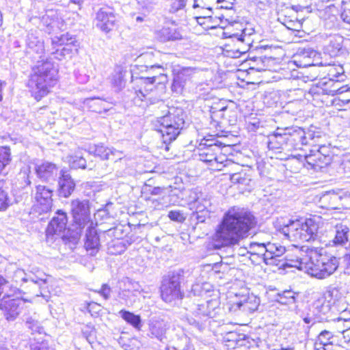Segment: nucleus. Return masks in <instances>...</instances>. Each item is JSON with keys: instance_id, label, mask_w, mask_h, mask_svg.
Returning <instances> with one entry per match:
<instances>
[{"instance_id": "f257e3e1", "label": "nucleus", "mask_w": 350, "mask_h": 350, "mask_svg": "<svg viewBox=\"0 0 350 350\" xmlns=\"http://www.w3.org/2000/svg\"><path fill=\"white\" fill-rule=\"evenodd\" d=\"M256 219L250 211L233 206L224 215L216 231L217 240L224 246L238 245L255 227Z\"/></svg>"}, {"instance_id": "f03ea898", "label": "nucleus", "mask_w": 350, "mask_h": 350, "mask_svg": "<svg viewBox=\"0 0 350 350\" xmlns=\"http://www.w3.org/2000/svg\"><path fill=\"white\" fill-rule=\"evenodd\" d=\"M27 54L37 60L36 64L32 68V73L28 81V87L31 96L36 100H40L49 92V88L53 87L57 80V69L54 64L44 59V46L43 50H38L37 46L31 51H27Z\"/></svg>"}, {"instance_id": "7ed1b4c3", "label": "nucleus", "mask_w": 350, "mask_h": 350, "mask_svg": "<svg viewBox=\"0 0 350 350\" xmlns=\"http://www.w3.org/2000/svg\"><path fill=\"white\" fill-rule=\"evenodd\" d=\"M322 250L316 247H306V256L301 264L304 265L306 273L318 279L328 278L339 265L336 257L323 254Z\"/></svg>"}, {"instance_id": "20e7f679", "label": "nucleus", "mask_w": 350, "mask_h": 350, "mask_svg": "<svg viewBox=\"0 0 350 350\" xmlns=\"http://www.w3.org/2000/svg\"><path fill=\"white\" fill-rule=\"evenodd\" d=\"M159 131L163 137L165 151H169V144L175 140L185 125V113L181 108H170L168 113L158 118Z\"/></svg>"}, {"instance_id": "39448f33", "label": "nucleus", "mask_w": 350, "mask_h": 350, "mask_svg": "<svg viewBox=\"0 0 350 350\" xmlns=\"http://www.w3.org/2000/svg\"><path fill=\"white\" fill-rule=\"evenodd\" d=\"M145 70H142V75L135 76V73H131V82L136 85L135 93L137 97L143 100L148 93L152 90L155 83H161L166 81V75L161 72H156L155 70L163 71V66L159 64L142 66Z\"/></svg>"}, {"instance_id": "423d86ee", "label": "nucleus", "mask_w": 350, "mask_h": 350, "mask_svg": "<svg viewBox=\"0 0 350 350\" xmlns=\"http://www.w3.org/2000/svg\"><path fill=\"white\" fill-rule=\"evenodd\" d=\"M14 280L16 283L23 285L30 282L32 286L38 288L39 293L36 296H42L46 301H49V293L48 291L46 275L44 273L37 271L36 273H25L23 269H18L14 273Z\"/></svg>"}, {"instance_id": "0eeeda50", "label": "nucleus", "mask_w": 350, "mask_h": 350, "mask_svg": "<svg viewBox=\"0 0 350 350\" xmlns=\"http://www.w3.org/2000/svg\"><path fill=\"white\" fill-rule=\"evenodd\" d=\"M71 211L73 217L72 224L75 237L81 235L82 230L89 224L93 225L90 220V205L88 200H74L71 202Z\"/></svg>"}, {"instance_id": "6e6552de", "label": "nucleus", "mask_w": 350, "mask_h": 350, "mask_svg": "<svg viewBox=\"0 0 350 350\" xmlns=\"http://www.w3.org/2000/svg\"><path fill=\"white\" fill-rule=\"evenodd\" d=\"M161 296L166 303H172L183 298L180 290V274L175 272L164 277L161 286Z\"/></svg>"}, {"instance_id": "1a4fd4ad", "label": "nucleus", "mask_w": 350, "mask_h": 350, "mask_svg": "<svg viewBox=\"0 0 350 350\" xmlns=\"http://www.w3.org/2000/svg\"><path fill=\"white\" fill-rule=\"evenodd\" d=\"M68 218L66 213L57 210L56 215L53 217L46 230V239L47 242H53L57 238L63 239L66 230Z\"/></svg>"}, {"instance_id": "9d476101", "label": "nucleus", "mask_w": 350, "mask_h": 350, "mask_svg": "<svg viewBox=\"0 0 350 350\" xmlns=\"http://www.w3.org/2000/svg\"><path fill=\"white\" fill-rule=\"evenodd\" d=\"M230 27H228L226 31H223L222 37L227 38L230 42H235L237 48L234 53L236 57H239L241 54L246 53L250 49V39L247 36H250L251 33H247V29L241 30V33H232L229 31Z\"/></svg>"}, {"instance_id": "9b49d317", "label": "nucleus", "mask_w": 350, "mask_h": 350, "mask_svg": "<svg viewBox=\"0 0 350 350\" xmlns=\"http://www.w3.org/2000/svg\"><path fill=\"white\" fill-rule=\"evenodd\" d=\"M295 131L294 129L290 127L280 128L278 127L276 130L271 134L267 136V147L269 150H278L285 145L289 137L293 135Z\"/></svg>"}, {"instance_id": "f8f14e48", "label": "nucleus", "mask_w": 350, "mask_h": 350, "mask_svg": "<svg viewBox=\"0 0 350 350\" xmlns=\"http://www.w3.org/2000/svg\"><path fill=\"white\" fill-rule=\"evenodd\" d=\"M116 21V16L109 8H101L96 13V25L105 33L113 29Z\"/></svg>"}, {"instance_id": "ddd939ff", "label": "nucleus", "mask_w": 350, "mask_h": 350, "mask_svg": "<svg viewBox=\"0 0 350 350\" xmlns=\"http://www.w3.org/2000/svg\"><path fill=\"white\" fill-rule=\"evenodd\" d=\"M320 54L311 48H299L294 55V62L299 67H308L318 64L317 60Z\"/></svg>"}, {"instance_id": "4468645a", "label": "nucleus", "mask_w": 350, "mask_h": 350, "mask_svg": "<svg viewBox=\"0 0 350 350\" xmlns=\"http://www.w3.org/2000/svg\"><path fill=\"white\" fill-rule=\"evenodd\" d=\"M23 302L20 299H2L0 309L3 312L5 319L8 321H14L23 309Z\"/></svg>"}, {"instance_id": "2eb2a0df", "label": "nucleus", "mask_w": 350, "mask_h": 350, "mask_svg": "<svg viewBox=\"0 0 350 350\" xmlns=\"http://www.w3.org/2000/svg\"><path fill=\"white\" fill-rule=\"evenodd\" d=\"M84 247L85 250L90 252V255H95L100 247V238L95 227L89 224L86 229Z\"/></svg>"}, {"instance_id": "dca6fc26", "label": "nucleus", "mask_w": 350, "mask_h": 350, "mask_svg": "<svg viewBox=\"0 0 350 350\" xmlns=\"http://www.w3.org/2000/svg\"><path fill=\"white\" fill-rule=\"evenodd\" d=\"M59 195L64 198L69 197L75 188V183L66 170L60 171L59 177Z\"/></svg>"}, {"instance_id": "f3484780", "label": "nucleus", "mask_w": 350, "mask_h": 350, "mask_svg": "<svg viewBox=\"0 0 350 350\" xmlns=\"http://www.w3.org/2000/svg\"><path fill=\"white\" fill-rule=\"evenodd\" d=\"M53 191L45 186L38 185L36 187L35 198L38 203L42 206V211L47 212L52 207Z\"/></svg>"}, {"instance_id": "a211bd4d", "label": "nucleus", "mask_w": 350, "mask_h": 350, "mask_svg": "<svg viewBox=\"0 0 350 350\" xmlns=\"http://www.w3.org/2000/svg\"><path fill=\"white\" fill-rule=\"evenodd\" d=\"M38 176L46 181L53 180L57 176L58 168L56 165L49 162H44L36 167Z\"/></svg>"}, {"instance_id": "6ab92c4d", "label": "nucleus", "mask_w": 350, "mask_h": 350, "mask_svg": "<svg viewBox=\"0 0 350 350\" xmlns=\"http://www.w3.org/2000/svg\"><path fill=\"white\" fill-rule=\"evenodd\" d=\"M267 250L266 264L278 265L277 261H280L278 258L285 253L286 248L280 244L269 242L267 243Z\"/></svg>"}, {"instance_id": "aec40b11", "label": "nucleus", "mask_w": 350, "mask_h": 350, "mask_svg": "<svg viewBox=\"0 0 350 350\" xmlns=\"http://www.w3.org/2000/svg\"><path fill=\"white\" fill-rule=\"evenodd\" d=\"M304 241H314L318 237L319 224L314 219H302Z\"/></svg>"}, {"instance_id": "412c9836", "label": "nucleus", "mask_w": 350, "mask_h": 350, "mask_svg": "<svg viewBox=\"0 0 350 350\" xmlns=\"http://www.w3.org/2000/svg\"><path fill=\"white\" fill-rule=\"evenodd\" d=\"M344 38L339 34L330 36L328 38V42L325 46V51L330 56H338L342 49Z\"/></svg>"}, {"instance_id": "4be33fe9", "label": "nucleus", "mask_w": 350, "mask_h": 350, "mask_svg": "<svg viewBox=\"0 0 350 350\" xmlns=\"http://www.w3.org/2000/svg\"><path fill=\"white\" fill-rule=\"evenodd\" d=\"M306 247H308V246H303L300 249L296 247L295 250V258H288L286 260V262L284 263H282L281 266L283 267H295L299 270L304 271L305 268H304V266L302 262H304V258H306Z\"/></svg>"}, {"instance_id": "5701e85b", "label": "nucleus", "mask_w": 350, "mask_h": 350, "mask_svg": "<svg viewBox=\"0 0 350 350\" xmlns=\"http://www.w3.org/2000/svg\"><path fill=\"white\" fill-rule=\"evenodd\" d=\"M259 305L260 299L255 295H251L237 302L235 306L239 310L252 313L258 310Z\"/></svg>"}, {"instance_id": "b1692460", "label": "nucleus", "mask_w": 350, "mask_h": 350, "mask_svg": "<svg viewBox=\"0 0 350 350\" xmlns=\"http://www.w3.org/2000/svg\"><path fill=\"white\" fill-rule=\"evenodd\" d=\"M330 310V305L325 300H317L312 303L310 307V311L317 317L318 321L324 319L323 316L327 314Z\"/></svg>"}, {"instance_id": "393cba45", "label": "nucleus", "mask_w": 350, "mask_h": 350, "mask_svg": "<svg viewBox=\"0 0 350 350\" xmlns=\"http://www.w3.org/2000/svg\"><path fill=\"white\" fill-rule=\"evenodd\" d=\"M67 159L70 167L73 169L88 168L91 170L94 167L92 160L87 163V159L83 157L81 154H69Z\"/></svg>"}, {"instance_id": "a878e982", "label": "nucleus", "mask_w": 350, "mask_h": 350, "mask_svg": "<svg viewBox=\"0 0 350 350\" xmlns=\"http://www.w3.org/2000/svg\"><path fill=\"white\" fill-rule=\"evenodd\" d=\"M300 226L301 219H289L286 224L283 222L282 226L280 225L278 230L291 241L292 237H297V234L294 233Z\"/></svg>"}, {"instance_id": "bb28decb", "label": "nucleus", "mask_w": 350, "mask_h": 350, "mask_svg": "<svg viewBox=\"0 0 350 350\" xmlns=\"http://www.w3.org/2000/svg\"><path fill=\"white\" fill-rule=\"evenodd\" d=\"M149 332L151 338H155L160 342L166 338L165 324L163 321H152L149 325Z\"/></svg>"}, {"instance_id": "cd10ccee", "label": "nucleus", "mask_w": 350, "mask_h": 350, "mask_svg": "<svg viewBox=\"0 0 350 350\" xmlns=\"http://www.w3.org/2000/svg\"><path fill=\"white\" fill-rule=\"evenodd\" d=\"M225 155L226 154H219L218 156H215V154H199L200 160L206 163L208 166L214 170H221V165L225 167L230 163L228 160L225 161V163H224L223 160L221 161V156Z\"/></svg>"}, {"instance_id": "c85d7f7f", "label": "nucleus", "mask_w": 350, "mask_h": 350, "mask_svg": "<svg viewBox=\"0 0 350 350\" xmlns=\"http://www.w3.org/2000/svg\"><path fill=\"white\" fill-rule=\"evenodd\" d=\"M127 71L121 66H117L111 75V83L118 91L124 88L126 84L125 77Z\"/></svg>"}, {"instance_id": "c756f323", "label": "nucleus", "mask_w": 350, "mask_h": 350, "mask_svg": "<svg viewBox=\"0 0 350 350\" xmlns=\"http://www.w3.org/2000/svg\"><path fill=\"white\" fill-rule=\"evenodd\" d=\"M68 35H62L60 38H57V40H53V42L59 43V45L62 46V45H65L61 49H57L54 53L55 57L58 59H62L65 57L66 55H70L72 52V49L70 48V44H72V41L70 43H67L68 41Z\"/></svg>"}, {"instance_id": "7c9ffc66", "label": "nucleus", "mask_w": 350, "mask_h": 350, "mask_svg": "<svg viewBox=\"0 0 350 350\" xmlns=\"http://www.w3.org/2000/svg\"><path fill=\"white\" fill-rule=\"evenodd\" d=\"M157 36L161 42L176 40L181 38L180 33L175 28L166 27L157 31Z\"/></svg>"}, {"instance_id": "2f4dec72", "label": "nucleus", "mask_w": 350, "mask_h": 350, "mask_svg": "<svg viewBox=\"0 0 350 350\" xmlns=\"http://www.w3.org/2000/svg\"><path fill=\"white\" fill-rule=\"evenodd\" d=\"M84 105L92 111L101 113L107 111V103L100 98H88L84 100Z\"/></svg>"}, {"instance_id": "473e14b6", "label": "nucleus", "mask_w": 350, "mask_h": 350, "mask_svg": "<svg viewBox=\"0 0 350 350\" xmlns=\"http://www.w3.org/2000/svg\"><path fill=\"white\" fill-rule=\"evenodd\" d=\"M349 228L342 224L336 226V234L334 239L335 245H343L348 241Z\"/></svg>"}, {"instance_id": "72a5a7b5", "label": "nucleus", "mask_w": 350, "mask_h": 350, "mask_svg": "<svg viewBox=\"0 0 350 350\" xmlns=\"http://www.w3.org/2000/svg\"><path fill=\"white\" fill-rule=\"evenodd\" d=\"M133 243L131 239L126 240H114L109 247V252L113 254H120L125 251L127 247Z\"/></svg>"}, {"instance_id": "f704fd0d", "label": "nucleus", "mask_w": 350, "mask_h": 350, "mask_svg": "<svg viewBox=\"0 0 350 350\" xmlns=\"http://www.w3.org/2000/svg\"><path fill=\"white\" fill-rule=\"evenodd\" d=\"M296 293L291 290H286L277 293L275 295L276 301L281 304L287 305L293 304L296 301Z\"/></svg>"}, {"instance_id": "c9c22d12", "label": "nucleus", "mask_w": 350, "mask_h": 350, "mask_svg": "<svg viewBox=\"0 0 350 350\" xmlns=\"http://www.w3.org/2000/svg\"><path fill=\"white\" fill-rule=\"evenodd\" d=\"M327 75L330 81H344L346 78L345 70L341 65H331L327 68Z\"/></svg>"}, {"instance_id": "e433bc0d", "label": "nucleus", "mask_w": 350, "mask_h": 350, "mask_svg": "<svg viewBox=\"0 0 350 350\" xmlns=\"http://www.w3.org/2000/svg\"><path fill=\"white\" fill-rule=\"evenodd\" d=\"M248 248L247 253H250L251 255L262 256L266 264L267 243L252 242L250 243Z\"/></svg>"}, {"instance_id": "4c0bfd02", "label": "nucleus", "mask_w": 350, "mask_h": 350, "mask_svg": "<svg viewBox=\"0 0 350 350\" xmlns=\"http://www.w3.org/2000/svg\"><path fill=\"white\" fill-rule=\"evenodd\" d=\"M120 314L125 321L133 325L134 327L137 329H139L141 327L142 320L139 315H136L133 312L124 310H120Z\"/></svg>"}, {"instance_id": "58836bf2", "label": "nucleus", "mask_w": 350, "mask_h": 350, "mask_svg": "<svg viewBox=\"0 0 350 350\" xmlns=\"http://www.w3.org/2000/svg\"><path fill=\"white\" fill-rule=\"evenodd\" d=\"M341 81L334 80V81H331L332 84L330 86L329 90H325V93L329 95L334 96V95H340L344 93L350 94V88H348L347 85L340 86V82Z\"/></svg>"}, {"instance_id": "ea45409f", "label": "nucleus", "mask_w": 350, "mask_h": 350, "mask_svg": "<svg viewBox=\"0 0 350 350\" xmlns=\"http://www.w3.org/2000/svg\"><path fill=\"white\" fill-rule=\"evenodd\" d=\"M209 301H206L205 303L198 304L194 306V308H191L192 312L195 314L196 316L201 317H211V312L208 308Z\"/></svg>"}, {"instance_id": "a19ab883", "label": "nucleus", "mask_w": 350, "mask_h": 350, "mask_svg": "<svg viewBox=\"0 0 350 350\" xmlns=\"http://www.w3.org/2000/svg\"><path fill=\"white\" fill-rule=\"evenodd\" d=\"M27 51H31L33 48L37 46V49L43 50V42L33 34H29L27 39Z\"/></svg>"}, {"instance_id": "79ce46f5", "label": "nucleus", "mask_w": 350, "mask_h": 350, "mask_svg": "<svg viewBox=\"0 0 350 350\" xmlns=\"http://www.w3.org/2000/svg\"><path fill=\"white\" fill-rule=\"evenodd\" d=\"M333 338V334L327 330L322 331L319 336L318 341L319 342V345H322L323 346V349H326V347L332 343L330 340Z\"/></svg>"}, {"instance_id": "37998d69", "label": "nucleus", "mask_w": 350, "mask_h": 350, "mask_svg": "<svg viewBox=\"0 0 350 350\" xmlns=\"http://www.w3.org/2000/svg\"><path fill=\"white\" fill-rule=\"evenodd\" d=\"M10 204V200L8 193L2 189V185H0V211H5Z\"/></svg>"}, {"instance_id": "c03bdc74", "label": "nucleus", "mask_w": 350, "mask_h": 350, "mask_svg": "<svg viewBox=\"0 0 350 350\" xmlns=\"http://www.w3.org/2000/svg\"><path fill=\"white\" fill-rule=\"evenodd\" d=\"M317 154H297V156H294L293 158H296L297 159H300L301 157H304V161L307 163L308 165L311 167V168L316 169V167H320L321 165L317 163H314L313 161L314 159H313V157L316 156Z\"/></svg>"}, {"instance_id": "a18cd8bd", "label": "nucleus", "mask_w": 350, "mask_h": 350, "mask_svg": "<svg viewBox=\"0 0 350 350\" xmlns=\"http://www.w3.org/2000/svg\"><path fill=\"white\" fill-rule=\"evenodd\" d=\"M26 326L31 329L32 332H41L42 327H40V323L38 321L29 318L26 321Z\"/></svg>"}, {"instance_id": "49530a36", "label": "nucleus", "mask_w": 350, "mask_h": 350, "mask_svg": "<svg viewBox=\"0 0 350 350\" xmlns=\"http://www.w3.org/2000/svg\"><path fill=\"white\" fill-rule=\"evenodd\" d=\"M169 218L174 221L183 222L185 217L183 213L180 211H171L168 213Z\"/></svg>"}, {"instance_id": "de8ad7c7", "label": "nucleus", "mask_w": 350, "mask_h": 350, "mask_svg": "<svg viewBox=\"0 0 350 350\" xmlns=\"http://www.w3.org/2000/svg\"><path fill=\"white\" fill-rule=\"evenodd\" d=\"M186 0H172L170 12L174 13L183 9L186 5Z\"/></svg>"}, {"instance_id": "09e8293b", "label": "nucleus", "mask_w": 350, "mask_h": 350, "mask_svg": "<svg viewBox=\"0 0 350 350\" xmlns=\"http://www.w3.org/2000/svg\"><path fill=\"white\" fill-rule=\"evenodd\" d=\"M95 292L100 294L105 300H107L110 297L111 289L108 284H104L102 285L100 289L95 291Z\"/></svg>"}, {"instance_id": "8fccbe9b", "label": "nucleus", "mask_w": 350, "mask_h": 350, "mask_svg": "<svg viewBox=\"0 0 350 350\" xmlns=\"http://www.w3.org/2000/svg\"><path fill=\"white\" fill-rule=\"evenodd\" d=\"M295 131L293 133L298 132V134H299V137L301 139V142L302 144H306L308 142L306 141L307 138H309L310 139H313L315 137L314 133L309 131L307 133H305L304 136L301 135L303 134V131L301 129H294Z\"/></svg>"}, {"instance_id": "3c124183", "label": "nucleus", "mask_w": 350, "mask_h": 350, "mask_svg": "<svg viewBox=\"0 0 350 350\" xmlns=\"http://www.w3.org/2000/svg\"><path fill=\"white\" fill-rule=\"evenodd\" d=\"M109 233L113 234L116 238V240H124L122 239L124 236V229L122 226H118L113 229H111L109 231Z\"/></svg>"}, {"instance_id": "603ef678", "label": "nucleus", "mask_w": 350, "mask_h": 350, "mask_svg": "<svg viewBox=\"0 0 350 350\" xmlns=\"http://www.w3.org/2000/svg\"><path fill=\"white\" fill-rule=\"evenodd\" d=\"M31 350H53L48 345L46 341H42L41 342H35L31 345Z\"/></svg>"}, {"instance_id": "864d4df0", "label": "nucleus", "mask_w": 350, "mask_h": 350, "mask_svg": "<svg viewBox=\"0 0 350 350\" xmlns=\"http://www.w3.org/2000/svg\"><path fill=\"white\" fill-rule=\"evenodd\" d=\"M223 18H224L223 16L213 17L212 21L206 23V25L205 27H204V29H215V28H216L217 25H219L218 21H219V23H222Z\"/></svg>"}, {"instance_id": "5fc2aeb1", "label": "nucleus", "mask_w": 350, "mask_h": 350, "mask_svg": "<svg viewBox=\"0 0 350 350\" xmlns=\"http://www.w3.org/2000/svg\"><path fill=\"white\" fill-rule=\"evenodd\" d=\"M335 104L340 107H350V98H346L345 96H339L338 99L335 100Z\"/></svg>"}, {"instance_id": "6e6d98bb", "label": "nucleus", "mask_w": 350, "mask_h": 350, "mask_svg": "<svg viewBox=\"0 0 350 350\" xmlns=\"http://www.w3.org/2000/svg\"><path fill=\"white\" fill-rule=\"evenodd\" d=\"M294 234H297V237H292L291 241H304V228L302 224V219H301V226L296 229Z\"/></svg>"}, {"instance_id": "4d7b16f0", "label": "nucleus", "mask_w": 350, "mask_h": 350, "mask_svg": "<svg viewBox=\"0 0 350 350\" xmlns=\"http://www.w3.org/2000/svg\"><path fill=\"white\" fill-rule=\"evenodd\" d=\"M201 11L202 12L200 13V16L204 17V18L206 19L208 22H210L211 21L213 20V16H212L213 12L211 8H201Z\"/></svg>"}, {"instance_id": "13d9d810", "label": "nucleus", "mask_w": 350, "mask_h": 350, "mask_svg": "<svg viewBox=\"0 0 350 350\" xmlns=\"http://www.w3.org/2000/svg\"><path fill=\"white\" fill-rule=\"evenodd\" d=\"M10 154H0V173L5 168V167L10 163Z\"/></svg>"}, {"instance_id": "bf43d9fd", "label": "nucleus", "mask_w": 350, "mask_h": 350, "mask_svg": "<svg viewBox=\"0 0 350 350\" xmlns=\"http://www.w3.org/2000/svg\"><path fill=\"white\" fill-rule=\"evenodd\" d=\"M194 69L191 68H183L176 77V80H180L183 77H190Z\"/></svg>"}, {"instance_id": "052dcab7", "label": "nucleus", "mask_w": 350, "mask_h": 350, "mask_svg": "<svg viewBox=\"0 0 350 350\" xmlns=\"http://www.w3.org/2000/svg\"><path fill=\"white\" fill-rule=\"evenodd\" d=\"M204 292L203 291H202V286L200 285V284H195V285H193L192 288H191V291L190 293V296H191V295H193L194 296L196 295H200V296H202V294L204 293Z\"/></svg>"}, {"instance_id": "680f3d73", "label": "nucleus", "mask_w": 350, "mask_h": 350, "mask_svg": "<svg viewBox=\"0 0 350 350\" xmlns=\"http://www.w3.org/2000/svg\"><path fill=\"white\" fill-rule=\"evenodd\" d=\"M303 320L305 323H307V324L312 323V325L314 324L317 321H319L317 320V317L314 316V314H312H312L308 313L307 314V316H306L303 319Z\"/></svg>"}, {"instance_id": "e2e57ef3", "label": "nucleus", "mask_w": 350, "mask_h": 350, "mask_svg": "<svg viewBox=\"0 0 350 350\" xmlns=\"http://www.w3.org/2000/svg\"><path fill=\"white\" fill-rule=\"evenodd\" d=\"M344 22L350 24V8H345L341 14Z\"/></svg>"}, {"instance_id": "0e129e2a", "label": "nucleus", "mask_w": 350, "mask_h": 350, "mask_svg": "<svg viewBox=\"0 0 350 350\" xmlns=\"http://www.w3.org/2000/svg\"><path fill=\"white\" fill-rule=\"evenodd\" d=\"M199 198L197 189H191L189 191V202H196Z\"/></svg>"}, {"instance_id": "69168bd1", "label": "nucleus", "mask_w": 350, "mask_h": 350, "mask_svg": "<svg viewBox=\"0 0 350 350\" xmlns=\"http://www.w3.org/2000/svg\"><path fill=\"white\" fill-rule=\"evenodd\" d=\"M88 309L90 312H95L97 313L98 310H100V305L97 304L95 302H92L88 304Z\"/></svg>"}, {"instance_id": "338daca9", "label": "nucleus", "mask_w": 350, "mask_h": 350, "mask_svg": "<svg viewBox=\"0 0 350 350\" xmlns=\"http://www.w3.org/2000/svg\"><path fill=\"white\" fill-rule=\"evenodd\" d=\"M131 294V291H126V290H124V291H122L120 293V297L122 299H124L125 300V302L124 304L127 306H129V305H131L132 304V302L131 301H129L126 297H129V295Z\"/></svg>"}, {"instance_id": "774afa93", "label": "nucleus", "mask_w": 350, "mask_h": 350, "mask_svg": "<svg viewBox=\"0 0 350 350\" xmlns=\"http://www.w3.org/2000/svg\"><path fill=\"white\" fill-rule=\"evenodd\" d=\"M196 19L197 23L203 27L206 26V23L208 22L206 19L204 18V17H202L200 16H196Z\"/></svg>"}]
</instances>
